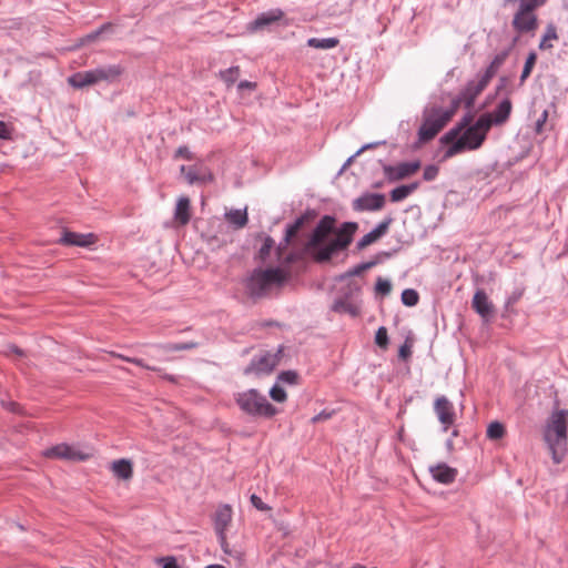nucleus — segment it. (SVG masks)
<instances>
[{"instance_id": "nucleus-28", "label": "nucleus", "mask_w": 568, "mask_h": 568, "mask_svg": "<svg viewBox=\"0 0 568 568\" xmlns=\"http://www.w3.org/2000/svg\"><path fill=\"white\" fill-rule=\"evenodd\" d=\"M419 187V182L403 184L393 189L389 193L392 202H400Z\"/></svg>"}, {"instance_id": "nucleus-23", "label": "nucleus", "mask_w": 568, "mask_h": 568, "mask_svg": "<svg viewBox=\"0 0 568 568\" xmlns=\"http://www.w3.org/2000/svg\"><path fill=\"white\" fill-rule=\"evenodd\" d=\"M191 220V201L187 196L179 197L175 210L174 221L180 225H186Z\"/></svg>"}, {"instance_id": "nucleus-16", "label": "nucleus", "mask_w": 568, "mask_h": 568, "mask_svg": "<svg viewBox=\"0 0 568 568\" xmlns=\"http://www.w3.org/2000/svg\"><path fill=\"white\" fill-rule=\"evenodd\" d=\"M511 24L514 29L520 33L530 32L537 29L538 19L534 12L517 10Z\"/></svg>"}, {"instance_id": "nucleus-39", "label": "nucleus", "mask_w": 568, "mask_h": 568, "mask_svg": "<svg viewBox=\"0 0 568 568\" xmlns=\"http://www.w3.org/2000/svg\"><path fill=\"white\" fill-rule=\"evenodd\" d=\"M462 103L464 104V98L463 95L459 93L457 97H455L452 102H450V105L448 109H444V114H447L448 115V120L450 121V119L455 115V113L457 112V110L459 109V106L462 105Z\"/></svg>"}, {"instance_id": "nucleus-46", "label": "nucleus", "mask_w": 568, "mask_h": 568, "mask_svg": "<svg viewBox=\"0 0 568 568\" xmlns=\"http://www.w3.org/2000/svg\"><path fill=\"white\" fill-rule=\"evenodd\" d=\"M217 535V538H219V541H220V545H221V548L222 550L224 551V554L229 555V556H237L239 552L237 551H233L227 541H226V535L225 532L224 534H216Z\"/></svg>"}, {"instance_id": "nucleus-2", "label": "nucleus", "mask_w": 568, "mask_h": 568, "mask_svg": "<svg viewBox=\"0 0 568 568\" xmlns=\"http://www.w3.org/2000/svg\"><path fill=\"white\" fill-rule=\"evenodd\" d=\"M493 125L491 115L483 114L471 125L464 130L455 141L448 143L444 159H450L465 151L477 150L486 140L487 133Z\"/></svg>"}, {"instance_id": "nucleus-18", "label": "nucleus", "mask_w": 568, "mask_h": 568, "mask_svg": "<svg viewBox=\"0 0 568 568\" xmlns=\"http://www.w3.org/2000/svg\"><path fill=\"white\" fill-rule=\"evenodd\" d=\"M488 83V81L480 77L479 80L469 81L466 84L465 89L460 92L464 98L465 108L471 109L474 106L475 100L486 89Z\"/></svg>"}, {"instance_id": "nucleus-45", "label": "nucleus", "mask_w": 568, "mask_h": 568, "mask_svg": "<svg viewBox=\"0 0 568 568\" xmlns=\"http://www.w3.org/2000/svg\"><path fill=\"white\" fill-rule=\"evenodd\" d=\"M297 373L294 371H285L278 375V379L283 383L295 384L297 381Z\"/></svg>"}, {"instance_id": "nucleus-4", "label": "nucleus", "mask_w": 568, "mask_h": 568, "mask_svg": "<svg viewBox=\"0 0 568 568\" xmlns=\"http://www.w3.org/2000/svg\"><path fill=\"white\" fill-rule=\"evenodd\" d=\"M448 122V115L444 114L442 106L436 104L426 106L423 111V123L418 130V140L420 142L433 140Z\"/></svg>"}, {"instance_id": "nucleus-59", "label": "nucleus", "mask_w": 568, "mask_h": 568, "mask_svg": "<svg viewBox=\"0 0 568 568\" xmlns=\"http://www.w3.org/2000/svg\"><path fill=\"white\" fill-rule=\"evenodd\" d=\"M255 87H256V84L254 82H250V81H241L239 83V90H244V89L254 90Z\"/></svg>"}, {"instance_id": "nucleus-22", "label": "nucleus", "mask_w": 568, "mask_h": 568, "mask_svg": "<svg viewBox=\"0 0 568 568\" xmlns=\"http://www.w3.org/2000/svg\"><path fill=\"white\" fill-rule=\"evenodd\" d=\"M433 478L440 484H452L457 476V469L449 467L446 464H437L429 467Z\"/></svg>"}, {"instance_id": "nucleus-25", "label": "nucleus", "mask_w": 568, "mask_h": 568, "mask_svg": "<svg viewBox=\"0 0 568 568\" xmlns=\"http://www.w3.org/2000/svg\"><path fill=\"white\" fill-rule=\"evenodd\" d=\"M232 520V509L229 505L220 507L215 513V531L224 534Z\"/></svg>"}, {"instance_id": "nucleus-44", "label": "nucleus", "mask_w": 568, "mask_h": 568, "mask_svg": "<svg viewBox=\"0 0 568 568\" xmlns=\"http://www.w3.org/2000/svg\"><path fill=\"white\" fill-rule=\"evenodd\" d=\"M270 396L272 397L273 400L278 402V403H282L286 399L285 390L277 385H274L271 388Z\"/></svg>"}, {"instance_id": "nucleus-20", "label": "nucleus", "mask_w": 568, "mask_h": 568, "mask_svg": "<svg viewBox=\"0 0 568 568\" xmlns=\"http://www.w3.org/2000/svg\"><path fill=\"white\" fill-rule=\"evenodd\" d=\"M284 16V12L281 9H273L267 12H263L256 17L254 21H252L248 26L251 31L262 30L272 23L278 21Z\"/></svg>"}, {"instance_id": "nucleus-15", "label": "nucleus", "mask_w": 568, "mask_h": 568, "mask_svg": "<svg viewBox=\"0 0 568 568\" xmlns=\"http://www.w3.org/2000/svg\"><path fill=\"white\" fill-rule=\"evenodd\" d=\"M97 237L92 233L81 234L63 230L62 236L58 240V243L64 246H79L88 247L95 242Z\"/></svg>"}, {"instance_id": "nucleus-5", "label": "nucleus", "mask_w": 568, "mask_h": 568, "mask_svg": "<svg viewBox=\"0 0 568 568\" xmlns=\"http://www.w3.org/2000/svg\"><path fill=\"white\" fill-rule=\"evenodd\" d=\"M122 73V70L112 65L89 71H79L68 78V83L74 89H84L99 83L100 81H112Z\"/></svg>"}, {"instance_id": "nucleus-8", "label": "nucleus", "mask_w": 568, "mask_h": 568, "mask_svg": "<svg viewBox=\"0 0 568 568\" xmlns=\"http://www.w3.org/2000/svg\"><path fill=\"white\" fill-rule=\"evenodd\" d=\"M358 292L359 287L357 285H347L342 295L335 298L332 304V311L338 314H348L352 317H357L361 314V307L354 301V295Z\"/></svg>"}, {"instance_id": "nucleus-19", "label": "nucleus", "mask_w": 568, "mask_h": 568, "mask_svg": "<svg viewBox=\"0 0 568 568\" xmlns=\"http://www.w3.org/2000/svg\"><path fill=\"white\" fill-rule=\"evenodd\" d=\"M304 224V217H298L293 224L288 225L286 227V232H285V237H284V242L281 243L277 248H276V253L278 255V261L283 264H290L293 262L294 260V255L293 254H288L284 257V260L282 261V252L283 250L288 245V243L291 242V240L297 234V232L300 231V229L303 226Z\"/></svg>"}, {"instance_id": "nucleus-60", "label": "nucleus", "mask_w": 568, "mask_h": 568, "mask_svg": "<svg viewBox=\"0 0 568 568\" xmlns=\"http://www.w3.org/2000/svg\"><path fill=\"white\" fill-rule=\"evenodd\" d=\"M8 349L10 353L16 354L17 356H24V351L18 347L17 345H10Z\"/></svg>"}, {"instance_id": "nucleus-43", "label": "nucleus", "mask_w": 568, "mask_h": 568, "mask_svg": "<svg viewBox=\"0 0 568 568\" xmlns=\"http://www.w3.org/2000/svg\"><path fill=\"white\" fill-rule=\"evenodd\" d=\"M375 290L377 293L382 295H388L392 291V283L388 280L378 277L375 285Z\"/></svg>"}, {"instance_id": "nucleus-11", "label": "nucleus", "mask_w": 568, "mask_h": 568, "mask_svg": "<svg viewBox=\"0 0 568 568\" xmlns=\"http://www.w3.org/2000/svg\"><path fill=\"white\" fill-rule=\"evenodd\" d=\"M180 173L184 176L189 184H205L213 180L210 170L202 163L193 165H181Z\"/></svg>"}, {"instance_id": "nucleus-55", "label": "nucleus", "mask_w": 568, "mask_h": 568, "mask_svg": "<svg viewBox=\"0 0 568 568\" xmlns=\"http://www.w3.org/2000/svg\"><path fill=\"white\" fill-rule=\"evenodd\" d=\"M160 561L163 562V568H181L174 557H164Z\"/></svg>"}, {"instance_id": "nucleus-58", "label": "nucleus", "mask_w": 568, "mask_h": 568, "mask_svg": "<svg viewBox=\"0 0 568 568\" xmlns=\"http://www.w3.org/2000/svg\"><path fill=\"white\" fill-rule=\"evenodd\" d=\"M329 417H331V413L321 412L320 414L315 415V416L312 418V422H313V423H317V422H321V420L328 419Z\"/></svg>"}, {"instance_id": "nucleus-34", "label": "nucleus", "mask_w": 568, "mask_h": 568, "mask_svg": "<svg viewBox=\"0 0 568 568\" xmlns=\"http://www.w3.org/2000/svg\"><path fill=\"white\" fill-rule=\"evenodd\" d=\"M505 435V427L499 422H493L488 425L487 437L493 440L503 438Z\"/></svg>"}, {"instance_id": "nucleus-30", "label": "nucleus", "mask_w": 568, "mask_h": 568, "mask_svg": "<svg viewBox=\"0 0 568 568\" xmlns=\"http://www.w3.org/2000/svg\"><path fill=\"white\" fill-rule=\"evenodd\" d=\"M226 221L234 226V229H243L247 224V212L245 210H231L225 213Z\"/></svg>"}, {"instance_id": "nucleus-31", "label": "nucleus", "mask_w": 568, "mask_h": 568, "mask_svg": "<svg viewBox=\"0 0 568 568\" xmlns=\"http://www.w3.org/2000/svg\"><path fill=\"white\" fill-rule=\"evenodd\" d=\"M558 39L557 28L550 22L546 26L545 33L541 37L539 49L540 50H551L554 48L551 41Z\"/></svg>"}, {"instance_id": "nucleus-53", "label": "nucleus", "mask_w": 568, "mask_h": 568, "mask_svg": "<svg viewBox=\"0 0 568 568\" xmlns=\"http://www.w3.org/2000/svg\"><path fill=\"white\" fill-rule=\"evenodd\" d=\"M410 355H412L410 345H408L407 343L403 344L399 347V352H398L399 358L406 361L410 357Z\"/></svg>"}, {"instance_id": "nucleus-6", "label": "nucleus", "mask_w": 568, "mask_h": 568, "mask_svg": "<svg viewBox=\"0 0 568 568\" xmlns=\"http://www.w3.org/2000/svg\"><path fill=\"white\" fill-rule=\"evenodd\" d=\"M236 403L248 415L272 417L276 413L275 407L256 389L237 394Z\"/></svg>"}, {"instance_id": "nucleus-3", "label": "nucleus", "mask_w": 568, "mask_h": 568, "mask_svg": "<svg viewBox=\"0 0 568 568\" xmlns=\"http://www.w3.org/2000/svg\"><path fill=\"white\" fill-rule=\"evenodd\" d=\"M287 278V273L280 267L256 268L247 277L245 288L250 297L257 300L270 294L273 287L281 286Z\"/></svg>"}, {"instance_id": "nucleus-32", "label": "nucleus", "mask_w": 568, "mask_h": 568, "mask_svg": "<svg viewBox=\"0 0 568 568\" xmlns=\"http://www.w3.org/2000/svg\"><path fill=\"white\" fill-rule=\"evenodd\" d=\"M113 27L114 26L111 22L103 23L99 29H97V30L88 33L83 38H81L78 45L80 47V45H84L85 43L97 41L101 36L112 32Z\"/></svg>"}, {"instance_id": "nucleus-26", "label": "nucleus", "mask_w": 568, "mask_h": 568, "mask_svg": "<svg viewBox=\"0 0 568 568\" xmlns=\"http://www.w3.org/2000/svg\"><path fill=\"white\" fill-rule=\"evenodd\" d=\"M511 109H513L511 101L508 98L503 100L497 105V108L494 110V112L489 113L491 115L493 124H495V125L504 124L509 119Z\"/></svg>"}, {"instance_id": "nucleus-48", "label": "nucleus", "mask_w": 568, "mask_h": 568, "mask_svg": "<svg viewBox=\"0 0 568 568\" xmlns=\"http://www.w3.org/2000/svg\"><path fill=\"white\" fill-rule=\"evenodd\" d=\"M393 219L390 216L386 217L384 221H382L374 230L376 233L382 237L389 229V225L392 224Z\"/></svg>"}, {"instance_id": "nucleus-24", "label": "nucleus", "mask_w": 568, "mask_h": 568, "mask_svg": "<svg viewBox=\"0 0 568 568\" xmlns=\"http://www.w3.org/2000/svg\"><path fill=\"white\" fill-rule=\"evenodd\" d=\"M473 118L474 116L470 113L465 114L454 128H452L440 138V143L448 144L455 141L464 130L473 125Z\"/></svg>"}, {"instance_id": "nucleus-13", "label": "nucleus", "mask_w": 568, "mask_h": 568, "mask_svg": "<svg viewBox=\"0 0 568 568\" xmlns=\"http://www.w3.org/2000/svg\"><path fill=\"white\" fill-rule=\"evenodd\" d=\"M419 168V161L403 162L397 165H385L384 174L389 181H399L415 174Z\"/></svg>"}, {"instance_id": "nucleus-52", "label": "nucleus", "mask_w": 568, "mask_h": 568, "mask_svg": "<svg viewBox=\"0 0 568 568\" xmlns=\"http://www.w3.org/2000/svg\"><path fill=\"white\" fill-rule=\"evenodd\" d=\"M375 265V262H366V263H362L357 266H355L349 273L348 275H359L362 272L371 268L372 266Z\"/></svg>"}, {"instance_id": "nucleus-41", "label": "nucleus", "mask_w": 568, "mask_h": 568, "mask_svg": "<svg viewBox=\"0 0 568 568\" xmlns=\"http://www.w3.org/2000/svg\"><path fill=\"white\" fill-rule=\"evenodd\" d=\"M273 246H274V240L271 236H265L264 243L258 251V256L262 261H265L270 256V253H271V250L273 248Z\"/></svg>"}, {"instance_id": "nucleus-40", "label": "nucleus", "mask_w": 568, "mask_h": 568, "mask_svg": "<svg viewBox=\"0 0 568 568\" xmlns=\"http://www.w3.org/2000/svg\"><path fill=\"white\" fill-rule=\"evenodd\" d=\"M379 237V235L376 233L375 230H372L369 233L365 234L357 243V247L359 250L365 248L366 246L373 244L376 242Z\"/></svg>"}, {"instance_id": "nucleus-10", "label": "nucleus", "mask_w": 568, "mask_h": 568, "mask_svg": "<svg viewBox=\"0 0 568 568\" xmlns=\"http://www.w3.org/2000/svg\"><path fill=\"white\" fill-rule=\"evenodd\" d=\"M335 225V219L329 215L323 216L318 224L316 225L313 234L307 243L308 251L315 256L316 252L322 248L321 244L327 237V235L333 231Z\"/></svg>"}, {"instance_id": "nucleus-29", "label": "nucleus", "mask_w": 568, "mask_h": 568, "mask_svg": "<svg viewBox=\"0 0 568 568\" xmlns=\"http://www.w3.org/2000/svg\"><path fill=\"white\" fill-rule=\"evenodd\" d=\"M507 57L508 51H503L496 54L490 64L487 67L484 74H481L480 77H483L486 81L490 82V80L495 77L499 68L504 64Z\"/></svg>"}, {"instance_id": "nucleus-61", "label": "nucleus", "mask_w": 568, "mask_h": 568, "mask_svg": "<svg viewBox=\"0 0 568 568\" xmlns=\"http://www.w3.org/2000/svg\"><path fill=\"white\" fill-rule=\"evenodd\" d=\"M508 84V79L506 77H501L499 79V83L496 88L497 93L501 92Z\"/></svg>"}, {"instance_id": "nucleus-33", "label": "nucleus", "mask_w": 568, "mask_h": 568, "mask_svg": "<svg viewBox=\"0 0 568 568\" xmlns=\"http://www.w3.org/2000/svg\"><path fill=\"white\" fill-rule=\"evenodd\" d=\"M338 39L336 38H325V39H317V38H311L307 40V45L315 49H333L337 47Z\"/></svg>"}, {"instance_id": "nucleus-51", "label": "nucleus", "mask_w": 568, "mask_h": 568, "mask_svg": "<svg viewBox=\"0 0 568 568\" xmlns=\"http://www.w3.org/2000/svg\"><path fill=\"white\" fill-rule=\"evenodd\" d=\"M251 503L256 509L261 511H266L271 509L266 504L262 501V499L258 496L254 494L251 496Z\"/></svg>"}, {"instance_id": "nucleus-37", "label": "nucleus", "mask_w": 568, "mask_h": 568, "mask_svg": "<svg viewBox=\"0 0 568 568\" xmlns=\"http://www.w3.org/2000/svg\"><path fill=\"white\" fill-rule=\"evenodd\" d=\"M537 55L535 52H530L525 61L524 69L520 75V82H525V80L530 75L531 70L536 63Z\"/></svg>"}, {"instance_id": "nucleus-38", "label": "nucleus", "mask_w": 568, "mask_h": 568, "mask_svg": "<svg viewBox=\"0 0 568 568\" xmlns=\"http://www.w3.org/2000/svg\"><path fill=\"white\" fill-rule=\"evenodd\" d=\"M547 0H521L518 10L534 12L537 8L544 6Z\"/></svg>"}, {"instance_id": "nucleus-63", "label": "nucleus", "mask_w": 568, "mask_h": 568, "mask_svg": "<svg viewBox=\"0 0 568 568\" xmlns=\"http://www.w3.org/2000/svg\"><path fill=\"white\" fill-rule=\"evenodd\" d=\"M383 142H375V143H368V144H365L363 145L357 152H356V155H358L359 153H362L363 151L365 150H368V149H373L379 144H382Z\"/></svg>"}, {"instance_id": "nucleus-1", "label": "nucleus", "mask_w": 568, "mask_h": 568, "mask_svg": "<svg viewBox=\"0 0 568 568\" xmlns=\"http://www.w3.org/2000/svg\"><path fill=\"white\" fill-rule=\"evenodd\" d=\"M566 417V410H555L544 427V440L555 464H560L567 454L568 434Z\"/></svg>"}, {"instance_id": "nucleus-9", "label": "nucleus", "mask_w": 568, "mask_h": 568, "mask_svg": "<svg viewBox=\"0 0 568 568\" xmlns=\"http://www.w3.org/2000/svg\"><path fill=\"white\" fill-rule=\"evenodd\" d=\"M280 355L265 352L255 356L244 369V374H270L278 364Z\"/></svg>"}, {"instance_id": "nucleus-49", "label": "nucleus", "mask_w": 568, "mask_h": 568, "mask_svg": "<svg viewBox=\"0 0 568 568\" xmlns=\"http://www.w3.org/2000/svg\"><path fill=\"white\" fill-rule=\"evenodd\" d=\"M548 120V111L544 110L539 119L536 121L535 131L536 133H541L545 130V124Z\"/></svg>"}, {"instance_id": "nucleus-21", "label": "nucleus", "mask_w": 568, "mask_h": 568, "mask_svg": "<svg viewBox=\"0 0 568 568\" xmlns=\"http://www.w3.org/2000/svg\"><path fill=\"white\" fill-rule=\"evenodd\" d=\"M471 305L473 308L485 320L493 315L494 306L484 290L476 291Z\"/></svg>"}, {"instance_id": "nucleus-35", "label": "nucleus", "mask_w": 568, "mask_h": 568, "mask_svg": "<svg viewBox=\"0 0 568 568\" xmlns=\"http://www.w3.org/2000/svg\"><path fill=\"white\" fill-rule=\"evenodd\" d=\"M419 301V295L417 291L413 288H406L402 293V302L405 306L412 307L415 306Z\"/></svg>"}, {"instance_id": "nucleus-17", "label": "nucleus", "mask_w": 568, "mask_h": 568, "mask_svg": "<svg viewBox=\"0 0 568 568\" xmlns=\"http://www.w3.org/2000/svg\"><path fill=\"white\" fill-rule=\"evenodd\" d=\"M45 456L49 458H59L67 460H84L87 459V455L75 450L72 446L68 444H59L45 452Z\"/></svg>"}, {"instance_id": "nucleus-64", "label": "nucleus", "mask_w": 568, "mask_h": 568, "mask_svg": "<svg viewBox=\"0 0 568 568\" xmlns=\"http://www.w3.org/2000/svg\"><path fill=\"white\" fill-rule=\"evenodd\" d=\"M205 568H225V567L222 565H209Z\"/></svg>"}, {"instance_id": "nucleus-42", "label": "nucleus", "mask_w": 568, "mask_h": 568, "mask_svg": "<svg viewBox=\"0 0 568 568\" xmlns=\"http://www.w3.org/2000/svg\"><path fill=\"white\" fill-rule=\"evenodd\" d=\"M375 343L382 347V348H386L387 345H388V335H387V329L386 327L384 326H381L376 334H375Z\"/></svg>"}, {"instance_id": "nucleus-62", "label": "nucleus", "mask_w": 568, "mask_h": 568, "mask_svg": "<svg viewBox=\"0 0 568 568\" xmlns=\"http://www.w3.org/2000/svg\"><path fill=\"white\" fill-rule=\"evenodd\" d=\"M3 406H6L10 412H13V413H19V404L16 403V402H9L8 405H6L3 402H2Z\"/></svg>"}, {"instance_id": "nucleus-12", "label": "nucleus", "mask_w": 568, "mask_h": 568, "mask_svg": "<svg viewBox=\"0 0 568 568\" xmlns=\"http://www.w3.org/2000/svg\"><path fill=\"white\" fill-rule=\"evenodd\" d=\"M384 205L385 195L381 193L366 192L352 202V207L356 212L379 211L384 207Z\"/></svg>"}, {"instance_id": "nucleus-36", "label": "nucleus", "mask_w": 568, "mask_h": 568, "mask_svg": "<svg viewBox=\"0 0 568 568\" xmlns=\"http://www.w3.org/2000/svg\"><path fill=\"white\" fill-rule=\"evenodd\" d=\"M239 75H240L239 67H232L230 69H226V70L220 72L221 79L227 85H232L237 80Z\"/></svg>"}, {"instance_id": "nucleus-54", "label": "nucleus", "mask_w": 568, "mask_h": 568, "mask_svg": "<svg viewBox=\"0 0 568 568\" xmlns=\"http://www.w3.org/2000/svg\"><path fill=\"white\" fill-rule=\"evenodd\" d=\"M0 139H2V140L11 139V130L9 129L7 123L3 121H0Z\"/></svg>"}, {"instance_id": "nucleus-57", "label": "nucleus", "mask_w": 568, "mask_h": 568, "mask_svg": "<svg viewBox=\"0 0 568 568\" xmlns=\"http://www.w3.org/2000/svg\"><path fill=\"white\" fill-rule=\"evenodd\" d=\"M196 347V343H182V344H176L174 345V349L175 351H184V349H191V348H194Z\"/></svg>"}, {"instance_id": "nucleus-56", "label": "nucleus", "mask_w": 568, "mask_h": 568, "mask_svg": "<svg viewBox=\"0 0 568 568\" xmlns=\"http://www.w3.org/2000/svg\"><path fill=\"white\" fill-rule=\"evenodd\" d=\"M523 295V292L521 291H516L514 292L509 297H508V301H507V304L508 305H513L515 303L518 302V300Z\"/></svg>"}, {"instance_id": "nucleus-14", "label": "nucleus", "mask_w": 568, "mask_h": 568, "mask_svg": "<svg viewBox=\"0 0 568 568\" xmlns=\"http://www.w3.org/2000/svg\"><path fill=\"white\" fill-rule=\"evenodd\" d=\"M434 410L446 432L455 422L453 404L445 396L437 397L434 404Z\"/></svg>"}, {"instance_id": "nucleus-47", "label": "nucleus", "mask_w": 568, "mask_h": 568, "mask_svg": "<svg viewBox=\"0 0 568 568\" xmlns=\"http://www.w3.org/2000/svg\"><path fill=\"white\" fill-rule=\"evenodd\" d=\"M438 172H439V169L438 166L436 165H427L425 169H424V173H423V178L425 181H433L437 178L438 175Z\"/></svg>"}, {"instance_id": "nucleus-7", "label": "nucleus", "mask_w": 568, "mask_h": 568, "mask_svg": "<svg viewBox=\"0 0 568 568\" xmlns=\"http://www.w3.org/2000/svg\"><path fill=\"white\" fill-rule=\"evenodd\" d=\"M356 230L357 223L345 222L338 230L336 239L316 252L315 260L317 262L329 261L335 252L344 250L351 244L353 235L356 232Z\"/></svg>"}, {"instance_id": "nucleus-50", "label": "nucleus", "mask_w": 568, "mask_h": 568, "mask_svg": "<svg viewBox=\"0 0 568 568\" xmlns=\"http://www.w3.org/2000/svg\"><path fill=\"white\" fill-rule=\"evenodd\" d=\"M174 158H183L185 160H193L194 155L187 146H180L174 154Z\"/></svg>"}, {"instance_id": "nucleus-27", "label": "nucleus", "mask_w": 568, "mask_h": 568, "mask_svg": "<svg viewBox=\"0 0 568 568\" xmlns=\"http://www.w3.org/2000/svg\"><path fill=\"white\" fill-rule=\"evenodd\" d=\"M111 469L114 476L122 480H128L132 477V464L128 459H118L111 464Z\"/></svg>"}]
</instances>
